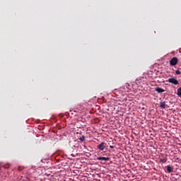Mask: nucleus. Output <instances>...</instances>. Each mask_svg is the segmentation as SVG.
Returning a JSON list of instances; mask_svg holds the SVG:
<instances>
[{
  "instance_id": "nucleus-1",
  "label": "nucleus",
  "mask_w": 181,
  "mask_h": 181,
  "mask_svg": "<svg viewBox=\"0 0 181 181\" xmlns=\"http://www.w3.org/2000/svg\"><path fill=\"white\" fill-rule=\"evenodd\" d=\"M179 60L177 59V57H173L170 61V66H176Z\"/></svg>"
},
{
  "instance_id": "nucleus-2",
  "label": "nucleus",
  "mask_w": 181,
  "mask_h": 181,
  "mask_svg": "<svg viewBox=\"0 0 181 181\" xmlns=\"http://www.w3.org/2000/svg\"><path fill=\"white\" fill-rule=\"evenodd\" d=\"M168 82L171 83V84H174V86H177V84H179V81L175 78H168Z\"/></svg>"
},
{
  "instance_id": "nucleus-3",
  "label": "nucleus",
  "mask_w": 181,
  "mask_h": 181,
  "mask_svg": "<svg viewBox=\"0 0 181 181\" xmlns=\"http://www.w3.org/2000/svg\"><path fill=\"white\" fill-rule=\"evenodd\" d=\"M105 146H104V142H102L100 145L98 146V149L100 151H104Z\"/></svg>"
},
{
  "instance_id": "nucleus-4",
  "label": "nucleus",
  "mask_w": 181,
  "mask_h": 181,
  "mask_svg": "<svg viewBox=\"0 0 181 181\" xmlns=\"http://www.w3.org/2000/svg\"><path fill=\"white\" fill-rule=\"evenodd\" d=\"M97 160H110V158L109 157H98L97 158Z\"/></svg>"
},
{
  "instance_id": "nucleus-5",
  "label": "nucleus",
  "mask_w": 181,
  "mask_h": 181,
  "mask_svg": "<svg viewBox=\"0 0 181 181\" xmlns=\"http://www.w3.org/2000/svg\"><path fill=\"white\" fill-rule=\"evenodd\" d=\"M160 107L163 108V110H165V108H166V102H160Z\"/></svg>"
},
{
  "instance_id": "nucleus-6",
  "label": "nucleus",
  "mask_w": 181,
  "mask_h": 181,
  "mask_svg": "<svg viewBox=\"0 0 181 181\" xmlns=\"http://www.w3.org/2000/svg\"><path fill=\"white\" fill-rule=\"evenodd\" d=\"M156 91L157 93H164V92H165V90H163V89L161 88L157 87V88H156Z\"/></svg>"
},
{
  "instance_id": "nucleus-7",
  "label": "nucleus",
  "mask_w": 181,
  "mask_h": 181,
  "mask_svg": "<svg viewBox=\"0 0 181 181\" xmlns=\"http://www.w3.org/2000/svg\"><path fill=\"white\" fill-rule=\"evenodd\" d=\"M166 168L168 173H172V172H173V168L170 167V165H168Z\"/></svg>"
},
{
  "instance_id": "nucleus-8",
  "label": "nucleus",
  "mask_w": 181,
  "mask_h": 181,
  "mask_svg": "<svg viewBox=\"0 0 181 181\" xmlns=\"http://www.w3.org/2000/svg\"><path fill=\"white\" fill-rule=\"evenodd\" d=\"M160 162L161 163H166V162H168V158H160Z\"/></svg>"
},
{
  "instance_id": "nucleus-9",
  "label": "nucleus",
  "mask_w": 181,
  "mask_h": 181,
  "mask_svg": "<svg viewBox=\"0 0 181 181\" xmlns=\"http://www.w3.org/2000/svg\"><path fill=\"white\" fill-rule=\"evenodd\" d=\"M177 95H178V97L181 96V87L177 89Z\"/></svg>"
},
{
  "instance_id": "nucleus-10",
  "label": "nucleus",
  "mask_w": 181,
  "mask_h": 181,
  "mask_svg": "<svg viewBox=\"0 0 181 181\" xmlns=\"http://www.w3.org/2000/svg\"><path fill=\"white\" fill-rule=\"evenodd\" d=\"M79 141H80L81 142H84V141H86V136H81V137L79 138Z\"/></svg>"
},
{
  "instance_id": "nucleus-11",
  "label": "nucleus",
  "mask_w": 181,
  "mask_h": 181,
  "mask_svg": "<svg viewBox=\"0 0 181 181\" xmlns=\"http://www.w3.org/2000/svg\"><path fill=\"white\" fill-rule=\"evenodd\" d=\"M175 74H177V75L181 74V72L179 70H176Z\"/></svg>"
},
{
  "instance_id": "nucleus-12",
  "label": "nucleus",
  "mask_w": 181,
  "mask_h": 181,
  "mask_svg": "<svg viewBox=\"0 0 181 181\" xmlns=\"http://www.w3.org/2000/svg\"><path fill=\"white\" fill-rule=\"evenodd\" d=\"M23 170V168H22V167H21V166L18 167V170L21 171Z\"/></svg>"
},
{
  "instance_id": "nucleus-13",
  "label": "nucleus",
  "mask_w": 181,
  "mask_h": 181,
  "mask_svg": "<svg viewBox=\"0 0 181 181\" xmlns=\"http://www.w3.org/2000/svg\"><path fill=\"white\" fill-rule=\"evenodd\" d=\"M110 148L111 149H113V148H114V146H110Z\"/></svg>"
}]
</instances>
